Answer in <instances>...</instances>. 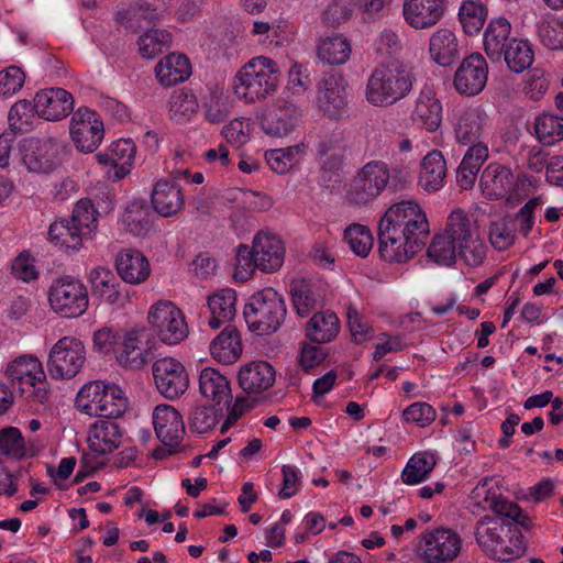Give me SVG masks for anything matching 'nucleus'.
Here are the masks:
<instances>
[{"instance_id":"1","label":"nucleus","mask_w":563,"mask_h":563,"mask_svg":"<svg viewBox=\"0 0 563 563\" xmlns=\"http://www.w3.org/2000/svg\"><path fill=\"white\" fill-rule=\"evenodd\" d=\"M456 251L470 266H478L486 255V247L470 216L455 209L448 218L445 232L432 239L427 254L437 264L450 266L455 262Z\"/></svg>"},{"instance_id":"26","label":"nucleus","mask_w":563,"mask_h":563,"mask_svg":"<svg viewBox=\"0 0 563 563\" xmlns=\"http://www.w3.org/2000/svg\"><path fill=\"white\" fill-rule=\"evenodd\" d=\"M115 268L124 283L133 285L145 282L151 274L147 258L133 249H123L117 254Z\"/></svg>"},{"instance_id":"36","label":"nucleus","mask_w":563,"mask_h":563,"mask_svg":"<svg viewBox=\"0 0 563 563\" xmlns=\"http://www.w3.org/2000/svg\"><path fill=\"white\" fill-rule=\"evenodd\" d=\"M162 15V12L153 4L146 1H140L129 10L120 13L118 22L125 31L135 34L159 20Z\"/></svg>"},{"instance_id":"31","label":"nucleus","mask_w":563,"mask_h":563,"mask_svg":"<svg viewBox=\"0 0 563 563\" xmlns=\"http://www.w3.org/2000/svg\"><path fill=\"white\" fill-rule=\"evenodd\" d=\"M431 58L440 66H451L460 58L459 41L449 29H440L433 33L429 42Z\"/></svg>"},{"instance_id":"34","label":"nucleus","mask_w":563,"mask_h":563,"mask_svg":"<svg viewBox=\"0 0 563 563\" xmlns=\"http://www.w3.org/2000/svg\"><path fill=\"white\" fill-rule=\"evenodd\" d=\"M210 353L220 363H234L242 354V342L236 328L227 325L210 343Z\"/></svg>"},{"instance_id":"28","label":"nucleus","mask_w":563,"mask_h":563,"mask_svg":"<svg viewBox=\"0 0 563 563\" xmlns=\"http://www.w3.org/2000/svg\"><path fill=\"white\" fill-rule=\"evenodd\" d=\"M412 120L427 131H437L442 122V106L431 88L420 91L412 111Z\"/></svg>"},{"instance_id":"40","label":"nucleus","mask_w":563,"mask_h":563,"mask_svg":"<svg viewBox=\"0 0 563 563\" xmlns=\"http://www.w3.org/2000/svg\"><path fill=\"white\" fill-rule=\"evenodd\" d=\"M339 330L340 321L334 312H316L307 323L306 335L310 341L321 344L332 341Z\"/></svg>"},{"instance_id":"23","label":"nucleus","mask_w":563,"mask_h":563,"mask_svg":"<svg viewBox=\"0 0 563 563\" xmlns=\"http://www.w3.org/2000/svg\"><path fill=\"white\" fill-rule=\"evenodd\" d=\"M92 295L110 305L122 307L129 298V294L115 275L107 268H93L90 273Z\"/></svg>"},{"instance_id":"43","label":"nucleus","mask_w":563,"mask_h":563,"mask_svg":"<svg viewBox=\"0 0 563 563\" xmlns=\"http://www.w3.org/2000/svg\"><path fill=\"white\" fill-rule=\"evenodd\" d=\"M84 239L69 219L56 220L49 225L48 240L57 246L79 250Z\"/></svg>"},{"instance_id":"37","label":"nucleus","mask_w":563,"mask_h":563,"mask_svg":"<svg viewBox=\"0 0 563 563\" xmlns=\"http://www.w3.org/2000/svg\"><path fill=\"white\" fill-rule=\"evenodd\" d=\"M12 382L35 386L46 378L41 362L32 355H23L8 364L5 371Z\"/></svg>"},{"instance_id":"44","label":"nucleus","mask_w":563,"mask_h":563,"mask_svg":"<svg viewBox=\"0 0 563 563\" xmlns=\"http://www.w3.org/2000/svg\"><path fill=\"white\" fill-rule=\"evenodd\" d=\"M128 409V399L123 390L115 384H109L102 396L101 404L98 405V412L93 416L104 419H117Z\"/></svg>"},{"instance_id":"41","label":"nucleus","mask_w":563,"mask_h":563,"mask_svg":"<svg viewBox=\"0 0 563 563\" xmlns=\"http://www.w3.org/2000/svg\"><path fill=\"white\" fill-rule=\"evenodd\" d=\"M503 58L511 71L519 74L532 65L534 52L527 40L512 37L507 48H505Z\"/></svg>"},{"instance_id":"46","label":"nucleus","mask_w":563,"mask_h":563,"mask_svg":"<svg viewBox=\"0 0 563 563\" xmlns=\"http://www.w3.org/2000/svg\"><path fill=\"white\" fill-rule=\"evenodd\" d=\"M290 294L294 306L300 317H306L316 308L320 295L313 289L311 282L306 279H295L290 284Z\"/></svg>"},{"instance_id":"47","label":"nucleus","mask_w":563,"mask_h":563,"mask_svg":"<svg viewBox=\"0 0 563 563\" xmlns=\"http://www.w3.org/2000/svg\"><path fill=\"white\" fill-rule=\"evenodd\" d=\"M460 22L468 35L477 34L487 19V8L478 1H463L459 11Z\"/></svg>"},{"instance_id":"25","label":"nucleus","mask_w":563,"mask_h":563,"mask_svg":"<svg viewBox=\"0 0 563 563\" xmlns=\"http://www.w3.org/2000/svg\"><path fill=\"white\" fill-rule=\"evenodd\" d=\"M515 185L512 170L498 163L489 164L481 176L483 194L492 200L506 197Z\"/></svg>"},{"instance_id":"30","label":"nucleus","mask_w":563,"mask_h":563,"mask_svg":"<svg viewBox=\"0 0 563 563\" xmlns=\"http://www.w3.org/2000/svg\"><path fill=\"white\" fill-rule=\"evenodd\" d=\"M199 390L202 397L217 405L222 401L229 404L232 399L230 380L213 367H206L200 372Z\"/></svg>"},{"instance_id":"24","label":"nucleus","mask_w":563,"mask_h":563,"mask_svg":"<svg viewBox=\"0 0 563 563\" xmlns=\"http://www.w3.org/2000/svg\"><path fill=\"white\" fill-rule=\"evenodd\" d=\"M122 440V430L113 419L98 420L89 428V449L100 455L115 451Z\"/></svg>"},{"instance_id":"10","label":"nucleus","mask_w":563,"mask_h":563,"mask_svg":"<svg viewBox=\"0 0 563 563\" xmlns=\"http://www.w3.org/2000/svg\"><path fill=\"white\" fill-rule=\"evenodd\" d=\"M461 548L462 540L455 531L439 528L422 536L417 552L424 563H448L459 555Z\"/></svg>"},{"instance_id":"7","label":"nucleus","mask_w":563,"mask_h":563,"mask_svg":"<svg viewBox=\"0 0 563 563\" xmlns=\"http://www.w3.org/2000/svg\"><path fill=\"white\" fill-rule=\"evenodd\" d=\"M86 362V349L79 339L64 336L51 349L46 363L53 378L70 379L82 368Z\"/></svg>"},{"instance_id":"62","label":"nucleus","mask_w":563,"mask_h":563,"mask_svg":"<svg viewBox=\"0 0 563 563\" xmlns=\"http://www.w3.org/2000/svg\"><path fill=\"white\" fill-rule=\"evenodd\" d=\"M489 508L498 516L510 518L525 529L529 528V517L523 514L522 509L516 503L508 501L493 494Z\"/></svg>"},{"instance_id":"9","label":"nucleus","mask_w":563,"mask_h":563,"mask_svg":"<svg viewBox=\"0 0 563 563\" xmlns=\"http://www.w3.org/2000/svg\"><path fill=\"white\" fill-rule=\"evenodd\" d=\"M148 323L159 340L173 345L188 336L189 330L185 317L170 301H158L148 312Z\"/></svg>"},{"instance_id":"63","label":"nucleus","mask_w":563,"mask_h":563,"mask_svg":"<svg viewBox=\"0 0 563 563\" xmlns=\"http://www.w3.org/2000/svg\"><path fill=\"white\" fill-rule=\"evenodd\" d=\"M353 10L347 0H333L321 14L322 22L329 26L336 27L352 18Z\"/></svg>"},{"instance_id":"45","label":"nucleus","mask_w":563,"mask_h":563,"mask_svg":"<svg viewBox=\"0 0 563 563\" xmlns=\"http://www.w3.org/2000/svg\"><path fill=\"white\" fill-rule=\"evenodd\" d=\"M437 464L433 454L428 452L416 453L410 457L402 471L401 478L407 485H416L428 478Z\"/></svg>"},{"instance_id":"8","label":"nucleus","mask_w":563,"mask_h":563,"mask_svg":"<svg viewBox=\"0 0 563 563\" xmlns=\"http://www.w3.org/2000/svg\"><path fill=\"white\" fill-rule=\"evenodd\" d=\"M379 223L399 232H406L417 240H422L423 243L430 233L426 213L412 200L401 201L389 207Z\"/></svg>"},{"instance_id":"64","label":"nucleus","mask_w":563,"mask_h":563,"mask_svg":"<svg viewBox=\"0 0 563 563\" xmlns=\"http://www.w3.org/2000/svg\"><path fill=\"white\" fill-rule=\"evenodd\" d=\"M25 80L23 70L18 66H9L0 71V95L9 97L19 91Z\"/></svg>"},{"instance_id":"11","label":"nucleus","mask_w":563,"mask_h":563,"mask_svg":"<svg viewBox=\"0 0 563 563\" xmlns=\"http://www.w3.org/2000/svg\"><path fill=\"white\" fill-rule=\"evenodd\" d=\"M152 372L158 393L166 399H178L189 388L188 372L183 363L174 357L156 360Z\"/></svg>"},{"instance_id":"58","label":"nucleus","mask_w":563,"mask_h":563,"mask_svg":"<svg viewBox=\"0 0 563 563\" xmlns=\"http://www.w3.org/2000/svg\"><path fill=\"white\" fill-rule=\"evenodd\" d=\"M35 101L31 103L29 100L22 99L16 101L10 109L8 114L9 129L19 134L23 130H27L34 118Z\"/></svg>"},{"instance_id":"14","label":"nucleus","mask_w":563,"mask_h":563,"mask_svg":"<svg viewBox=\"0 0 563 563\" xmlns=\"http://www.w3.org/2000/svg\"><path fill=\"white\" fill-rule=\"evenodd\" d=\"M487 79V62L479 53H473L465 57L457 67L453 85L460 95L473 97L483 91Z\"/></svg>"},{"instance_id":"39","label":"nucleus","mask_w":563,"mask_h":563,"mask_svg":"<svg viewBox=\"0 0 563 563\" xmlns=\"http://www.w3.org/2000/svg\"><path fill=\"white\" fill-rule=\"evenodd\" d=\"M235 291L230 288L219 290L208 298V308L211 317L208 321L212 329L220 328L224 322L233 319L235 314Z\"/></svg>"},{"instance_id":"12","label":"nucleus","mask_w":563,"mask_h":563,"mask_svg":"<svg viewBox=\"0 0 563 563\" xmlns=\"http://www.w3.org/2000/svg\"><path fill=\"white\" fill-rule=\"evenodd\" d=\"M424 244L422 240H417L406 232L378 224V252L386 262L406 263L421 251Z\"/></svg>"},{"instance_id":"15","label":"nucleus","mask_w":563,"mask_h":563,"mask_svg":"<svg viewBox=\"0 0 563 563\" xmlns=\"http://www.w3.org/2000/svg\"><path fill=\"white\" fill-rule=\"evenodd\" d=\"M22 162L30 172L48 174L59 164L58 142L53 137L23 141Z\"/></svg>"},{"instance_id":"61","label":"nucleus","mask_w":563,"mask_h":563,"mask_svg":"<svg viewBox=\"0 0 563 563\" xmlns=\"http://www.w3.org/2000/svg\"><path fill=\"white\" fill-rule=\"evenodd\" d=\"M346 152L328 155L320 159V181L324 187H330L332 183L340 181V172L344 166Z\"/></svg>"},{"instance_id":"42","label":"nucleus","mask_w":563,"mask_h":563,"mask_svg":"<svg viewBox=\"0 0 563 563\" xmlns=\"http://www.w3.org/2000/svg\"><path fill=\"white\" fill-rule=\"evenodd\" d=\"M318 57L330 65L345 64L351 55V45L342 35L323 38L318 44Z\"/></svg>"},{"instance_id":"16","label":"nucleus","mask_w":563,"mask_h":563,"mask_svg":"<svg viewBox=\"0 0 563 563\" xmlns=\"http://www.w3.org/2000/svg\"><path fill=\"white\" fill-rule=\"evenodd\" d=\"M346 81L339 74H325L318 87V106L322 113L333 120L346 114Z\"/></svg>"},{"instance_id":"21","label":"nucleus","mask_w":563,"mask_h":563,"mask_svg":"<svg viewBox=\"0 0 563 563\" xmlns=\"http://www.w3.org/2000/svg\"><path fill=\"white\" fill-rule=\"evenodd\" d=\"M445 11V0H405L402 13L406 22L416 30L435 25Z\"/></svg>"},{"instance_id":"5","label":"nucleus","mask_w":563,"mask_h":563,"mask_svg":"<svg viewBox=\"0 0 563 563\" xmlns=\"http://www.w3.org/2000/svg\"><path fill=\"white\" fill-rule=\"evenodd\" d=\"M390 169L383 161L366 163L352 178L346 197L350 202L365 206L374 201L386 189Z\"/></svg>"},{"instance_id":"13","label":"nucleus","mask_w":563,"mask_h":563,"mask_svg":"<svg viewBox=\"0 0 563 563\" xmlns=\"http://www.w3.org/2000/svg\"><path fill=\"white\" fill-rule=\"evenodd\" d=\"M103 123L89 108H79L71 118L70 135L77 148L93 152L103 139Z\"/></svg>"},{"instance_id":"29","label":"nucleus","mask_w":563,"mask_h":563,"mask_svg":"<svg viewBox=\"0 0 563 563\" xmlns=\"http://www.w3.org/2000/svg\"><path fill=\"white\" fill-rule=\"evenodd\" d=\"M155 214L147 202L136 199L129 203L122 216L124 229L136 238H145L153 231Z\"/></svg>"},{"instance_id":"6","label":"nucleus","mask_w":563,"mask_h":563,"mask_svg":"<svg viewBox=\"0 0 563 563\" xmlns=\"http://www.w3.org/2000/svg\"><path fill=\"white\" fill-rule=\"evenodd\" d=\"M48 301L51 308L59 316L78 318L88 309V290L79 279L65 276L51 285Z\"/></svg>"},{"instance_id":"20","label":"nucleus","mask_w":563,"mask_h":563,"mask_svg":"<svg viewBox=\"0 0 563 563\" xmlns=\"http://www.w3.org/2000/svg\"><path fill=\"white\" fill-rule=\"evenodd\" d=\"M74 109L73 96L63 88H49L35 95V113L47 121L67 117Z\"/></svg>"},{"instance_id":"17","label":"nucleus","mask_w":563,"mask_h":563,"mask_svg":"<svg viewBox=\"0 0 563 563\" xmlns=\"http://www.w3.org/2000/svg\"><path fill=\"white\" fill-rule=\"evenodd\" d=\"M153 423L158 440L166 448H177L184 439L185 422L181 413L170 405H158L153 411Z\"/></svg>"},{"instance_id":"22","label":"nucleus","mask_w":563,"mask_h":563,"mask_svg":"<svg viewBox=\"0 0 563 563\" xmlns=\"http://www.w3.org/2000/svg\"><path fill=\"white\" fill-rule=\"evenodd\" d=\"M254 250L258 269L271 273L283 266L285 246L283 241L275 234L258 232L254 236Z\"/></svg>"},{"instance_id":"32","label":"nucleus","mask_w":563,"mask_h":563,"mask_svg":"<svg viewBox=\"0 0 563 563\" xmlns=\"http://www.w3.org/2000/svg\"><path fill=\"white\" fill-rule=\"evenodd\" d=\"M511 25L506 18L494 19L489 22L484 33V49L493 62L503 59L505 48L511 41Z\"/></svg>"},{"instance_id":"49","label":"nucleus","mask_w":563,"mask_h":563,"mask_svg":"<svg viewBox=\"0 0 563 563\" xmlns=\"http://www.w3.org/2000/svg\"><path fill=\"white\" fill-rule=\"evenodd\" d=\"M503 523L494 517L485 516L476 523V541L486 551L496 552L498 547H503L504 540L498 533Z\"/></svg>"},{"instance_id":"60","label":"nucleus","mask_w":563,"mask_h":563,"mask_svg":"<svg viewBox=\"0 0 563 563\" xmlns=\"http://www.w3.org/2000/svg\"><path fill=\"white\" fill-rule=\"evenodd\" d=\"M231 109L230 98L223 92H214L206 103L205 118L212 124H220L229 119Z\"/></svg>"},{"instance_id":"19","label":"nucleus","mask_w":563,"mask_h":563,"mask_svg":"<svg viewBox=\"0 0 563 563\" xmlns=\"http://www.w3.org/2000/svg\"><path fill=\"white\" fill-rule=\"evenodd\" d=\"M275 368L266 361H252L238 372L239 387L249 396L268 390L275 383Z\"/></svg>"},{"instance_id":"27","label":"nucleus","mask_w":563,"mask_h":563,"mask_svg":"<svg viewBox=\"0 0 563 563\" xmlns=\"http://www.w3.org/2000/svg\"><path fill=\"white\" fill-rule=\"evenodd\" d=\"M154 210L162 217L168 218L177 214L185 205L184 195L175 180H159L151 195Z\"/></svg>"},{"instance_id":"2","label":"nucleus","mask_w":563,"mask_h":563,"mask_svg":"<svg viewBox=\"0 0 563 563\" xmlns=\"http://www.w3.org/2000/svg\"><path fill=\"white\" fill-rule=\"evenodd\" d=\"M415 76L399 62L377 66L367 80L366 100L376 107H387L405 98L412 89Z\"/></svg>"},{"instance_id":"18","label":"nucleus","mask_w":563,"mask_h":563,"mask_svg":"<svg viewBox=\"0 0 563 563\" xmlns=\"http://www.w3.org/2000/svg\"><path fill=\"white\" fill-rule=\"evenodd\" d=\"M301 117L300 109L291 102L278 101L267 108L261 121L263 131L272 136H287L297 126Z\"/></svg>"},{"instance_id":"33","label":"nucleus","mask_w":563,"mask_h":563,"mask_svg":"<svg viewBox=\"0 0 563 563\" xmlns=\"http://www.w3.org/2000/svg\"><path fill=\"white\" fill-rule=\"evenodd\" d=\"M155 74L162 85L169 87L185 81L191 74V65L185 55L172 53L158 62Z\"/></svg>"},{"instance_id":"3","label":"nucleus","mask_w":563,"mask_h":563,"mask_svg":"<svg viewBox=\"0 0 563 563\" xmlns=\"http://www.w3.org/2000/svg\"><path fill=\"white\" fill-rule=\"evenodd\" d=\"M278 85L276 63L264 56L255 57L236 74L233 82L234 93L245 102L265 99L275 92Z\"/></svg>"},{"instance_id":"54","label":"nucleus","mask_w":563,"mask_h":563,"mask_svg":"<svg viewBox=\"0 0 563 563\" xmlns=\"http://www.w3.org/2000/svg\"><path fill=\"white\" fill-rule=\"evenodd\" d=\"M489 242L497 251L509 249L516 239V223L509 217L499 218L489 225Z\"/></svg>"},{"instance_id":"48","label":"nucleus","mask_w":563,"mask_h":563,"mask_svg":"<svg viewBox=\"0 0 563 563\" xmlns=\"http://www.w3.org/2000/svg\"><path fill=\"white\" fill-rule=\"evenodd\" d=\"M137 44L143 57L154 58L170 47L172 35L165 30L151 29L139 37Z\"/></svg>"},{"instance_id":"51","label":"nucleus","mask_w":563,"mask_h":563,"mask_svg":"<svg viewBox=\"0 0 563 563\" xmlns=\"http://www.w3.org/2000/svg\"><path fill=\"white\" fill-rule=\"evenodd\" d=\"M107 383L92 380L85 384L76 396L77 408L89 416L98 412V405L101 404Z\"/></svg>"},{"instance_id":"53","label":"nucleus","mask_w":563,"mask_h":563,"mask_svg":"<svg viewBox=\"0 0 563 563\" xmlns=\"http://www.w3.org/2000/svg\"><path fill=\"white\" fill-rule=\"evenodd\" d=\"M541 43L550 49H563V20L548 14L538 22Z\"/></svg>"},{"instance_id":"52","label":"nucleus","mask_w":563,"mask_h":563,"mask_svg":"<svg viewBox=\"0 0 563 563\" xmlns=\"http://www.w3.org/2000/svg\"><path fill=\"white\" fill-rule=\"evenodd\" d=\"M534 130L539 141L551 146L563 140V115H540L536 119Z\"/></svg>"},{"instance_id":"57","label":"nucleus","mask_w":563,"mask_h":563,"mask_svg":"<svg viewBox=\"0 0 563 563\" xmlns=\"http://www.w3.org/2000/svg\"><path fill=\"white\" fill-rule=\"evenodd\" d=\"M110 152L115 161V177L123 178L129 174L135 155V145L130 139H120L110 146Z\"/></svg>"},{"instance_id":"35","label":"nucleus","mask_w":563,"mask_h":563,"mask_svg":"<svg viewBox=\"0 0 563 563\" xmlns=\"http://www.w3.org/2000/svg\"><path fill=\"white\" fill-rule=\"evenodd\" d=\"M455 139L460 144L473 145L483 143L484 114L478 109H467L460 113L456 119Z\"/></svg>"},{"instance_id":"59","label":"nucleus","mask_w":563,"mask_h":563,"mask_svg":"<svg viewBox=\"0 0 563 563\" xmlns=\"http://www.w3.org/2000/svg\"><path fill=\"white\" fill-rule=\"evenodd\" d=\"M218 423V415L213 407L206 405L195 406L188 413L189 429L197 433L212 430Z\"/></svg>"},{"instance_id":"56","label":"nucleus","mask_w":563,"mask_h":563,"mask_svg":"<svg viewBox=\"0 0 563 563\" xmlns=\"http://www.w3.org/2000/svg\"><path fill=\"white\" fill-rule=\"evenodd\" d=\"M344 240L350 245L354 254L365 257L373 246V235L371 230L362 224H351L344 231Z\"/></svg>"},{"instance_id":"38","label":"nucleus","mask_w":563,"mask_h":563,"mask_svg":"<svg viewBox=\"0 0 563 563\" xmlns=\"http://www.w3.org/2000/svg\"><path fill=\"white\" fill-rule=\"evenodd\" d=\"M446 177V163L438 150L429 152L422 159L420 185L428 191H437Z\"/></svg>"},{"instance_id":"4","label":"nucleus","mask_w":563,"mask_h":563,"mask_svg":"<svg viewBox=\"0 0 563 563\" xmlns=\"http://www.w3.org/2000/svg\"><path fill=\"white\" fill-rule=\"evenodd\" d=\"M286 313L284 298L269 287L252 295L244 307V319L249 329L260 335L277 331Z\"/></svg>"},{"instance_id":"50","label":"nucleus","mask_w":563,"mask_h":563,"mask_svg":"<svg viewBox=\"0 0 563 563\" xmlns=\"http://www.w3.org/2000/svg\"><path fill=\"white\" fill-rule=\"evenodd\" d=\"M98 211L91 200L81 199L77 201L69 220L80 230L84 238H91L98 227Z\"/></svg>"},{"instance_id":"55","label":"nucleus","mask_w":563,"mask_h":563,"mask_svg":"<svg viewBox=\"0 0 563 563\" xmlns=\"http://www.w3.org/2000/svg\"><path fill=\"white\" fill-rule=\"evenodd\" d=\"M0 454L18 461L26 456V443L18 428L0 430Z\"/></svg>"}]
</instances>
